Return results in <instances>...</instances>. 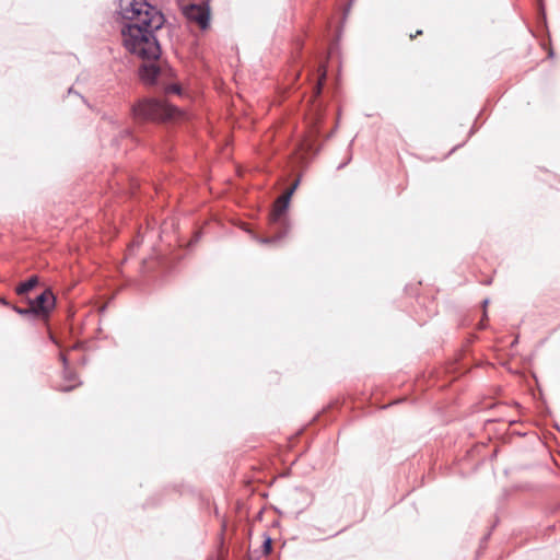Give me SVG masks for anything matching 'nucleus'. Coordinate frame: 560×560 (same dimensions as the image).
<instances>
[{"label":"nucleus","mask_w":560,"mask_h":560,"mask_svg":"<svg viewBox=\"0 0 560 560\" xmlns=\"http://www.w3.org/2000/svg\"><path fill=\"white\" fill-rule=\"evenodd\" d=\"M120 15L128 23L121 28L124 47L143 60H155L161 54L154 35L164 24V15L144 0H120Z\"/></svg>","instance_id":"obj_1"},{"label":"nucleus","mask_w":560,"mask_h":560,"mask_svg":"<svg viewBox=\"0 0 560 560\" xmlns=\"http://www.w3.org/2000/svg\"><path fill=\"white\" fill-rule=\"evenodd\" d=\"M138 118L152 120L174 119L180 115L177 107L163 100H144L133 107Z\"/></svg>","instance_id":"obj_2"},{"label":"nucleus","mask_w":560,"mask_h":560,"mask_svg":"<svg viewBox=\"0 0 560 560\" xmlns=\"http://www.w3.org/2000/svg\"><path fill=\"white\" fill-rule=\"evenodd\" d=\"M291 196L292 190H288L276 200L273 209L270 213V223L272 225L285 226V212L289 207Z\"/></svg>","instance_id":"obj_3"},{"label":"nucleus","mask_w":560,"mask_h":560,"mask_svg":"<svg viewBox=\"0 0 560 560\" xmlns=\"http://www.w3.org/2000/svg\"><path fill=\"white\" fill-rule=\"evenodd\" d=\"M184 14L189 21L196 22L202 30L209 26L210 11L206 4H190L184 8Z\"/></svg>","instance_id":"obj_4"},{"label":"nucleus","mask_w":560,"mask_h":560,"mask_svg":"<svg viewBox=\"0 0 560 560\" xmlns=\"http://www.w3.org/2000/svg\"><path fill=\"white\" fill-rule=\"evenodd\" d=\"M56 299L50 290H45L31 302L34 314H48L55 307Z\"/></svg>","instance_id":"obj_5"},{"label":"nucleus","mask_w":560,"mask_h":560,"mask_svg":"<svg viewBox=\"0 0 560 560\" xmlns=\"http://www.w3.org/2000/svg\"><path fill=\"white\" fill-rule=\"evenodd\" d=\"M160 74V68L154 62H144L139 69V75L143 83L154 84Z\"/></svg>","instance_id":"obj_6"},{"label":"nucleus","mask_w":560,"mask_h":560,"mask_svg":"<svg viewBox=\"0 0 560 560\" xmlns=\"http://www.w3.org/2000/svg\"><path fill=\"white\" fill-rule=\"evenodd\" d=\"M38 283V278L36 276H33L31 277L30 279H27L26 281L24 282H21L18 287H16V293L19 295H24L25 293H27L28 291H31L36 284Z\"/></svg>","instance_id":"obj_7"},{"label":"nucleus","mask_w":560,"mask_h":560,"mask_svg":"<svg viewBox=\"0 0 560 560\" xmlns=\"http://www.w3.org/2000/svg\"><path fill=\"white\" fill-rule=\"evenodd\" d=\"M320 71H322V74H320V78H319L317 86H316V95H318L320 93L322 86H323L325 78H326V69L322 68Z\"/></svg>","instance_id":"obj_8"},{"label":"nucleus","mask_w":560,"mask_h":560,"mask_svg":"<svg viewBox=\"0 0 560 560\" xmlns=\"http://www.w3.org/2000/svg\"><path fill=\"white\" fill-rule=\"evenodd\" d=\"M281 237H282V235H278L275 237H258L257 241L261 244H271V243L279 241Z\"/></svg>","instance_id":"obj_9"},{"label":"nucleus","mask_w":560,"mask_h":560,"mask_svg":"<svg viewBox=\"0 0 560 560\" xmlns=\"http://www.w3.org/2000/svg\"><path fill=\"white\" fill-rule=\"evenodd\" d=\"M13 310H14L16 313L21 314V315H26V314L33 313V312H32V306H31L30 308H20V307H18V306H14V307H13Z\"/></svg>","instance_id":"obj_10"},{"label":"nucleus","mask_w":560,"mask_h":560,"mask_svg":"<svg viewBox=\"0 0 560 560\" xmlns=\"http://www.w3.org/2000/svg\"><path fill=\"white\" fill-rule=\"evenodd\" d=\"M264 549L265 553H269L271 550V539L269 537L264 541Z\"/></svg>","instance_id":"obj_11"},{"label":"nucleus","mask_w":560,"mask_h":560,"mask_svg":"<svg viewBox=\"0 0 560 560\" xmlns=\"http://www.w3.org/2000/svg\"><path fill=\"white\" fill-rule=\"evenodd\" d=\"M166 92L167 93H179V86L178 85H170L166 89Z\"/></svg>","instance_id":"obj_12"},{"label":"nucleus","mask_w":560,"mask_h":560,"mask_svg":"<svg viewBox=\"0 0 560 560\" xmlns=\"http://www.w3.org/2000/svg\"><path fill=\"white\" fill-rule=\"evenodd\" d=\"M298 185H299V182L296 180L289 190H292V192H293L296 189Z\"/></svg>","instance_id":"obj_13"},{"label":"nucleus","mask_w":560,"mask_h":560,"mask_svg":"<svg viewBox=\"0 0 560 560\" xmlns=\"http://www.w3.org/2000/svg\"><path fill=\"white\" fill-rule=\"evenodd\" d=\"M0 302H1L3 305H8V302H7L4 299H0Z\"/></svg>","instance_id":"obj_14"},{"label":"nucleus","mask_w":560,"mask_h":560,"mask_svg":"<svg viewBox=\"0 0 560 560\" xmlns=\"http://www.w3.org/2000/svg\"><path fill=\"white\" fill-rule=\"evenodd\" d=\"M73 387H74V385H71V386H69V387H65V388H62V389H63V390H70V389H71V388H73Z\"/></svg>","instance_id":"obj_15"},{"label":"nucleus","mask_w":560,"mask_h":560,"mask_svg":"<svg viewBox=\"0 0 560 560\" xmlns=\"http://www.w3.org/2000/svg\"><path fill=\"white\" fill-rule=\"evenodd\" d=\"M421 33H422L421 31H417L415 36L420 35Z\"/></svg>","instance_id":"obj_16"}]
</instances>
